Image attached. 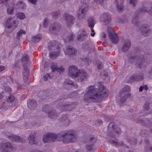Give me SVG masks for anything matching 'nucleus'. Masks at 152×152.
Masks as SVG:
<instances>
[{
    "mask_svg": "<svg viewBox=\"0 0 152 152\" xmlns=\"http://www.w3.org/2000/svg\"><path fill=\"white\" fill-rule=\"evenodd\" d=\"M109 92L102 83L99 82L94 86H90L86 90L83 100L87 102L91 101L99 102L109 95Z\"/></svg>",
    "mask_w": 152,
    "mask_h": 152,
    "instance_id": "1",
    "label": "nucleus"
},
{
    "mask_svg": "<svg viewBox=\"0 0 152 152\" xmlns=\"http://www.w3.org/2000/svg\"><path fill=\"white\" fill-rule=\"evenodd\" d=\"M43 141L44 142L49 141H62L65 143L74 142L77 140L75 132L72 130L64 131L61 135H56L48 133L44 134L43 137Z\"/></svg>",
    "mask_w": 152,
    "mask_h": 152,
    "instance_id": "2",
    "label": "nucleus"
},
{
    "mask_svg": "<svg viewBox=\"0 0 152 152\" xmlns=\"http://www.w3.org/2000/svg\"><path fill=\"white\" fill-rule=\"evenodd\" d=\"M69 74L72 78L76 81L81 82L87 77L86 73L83 70L78 69L75 66H69L68 68Z\"/></svg>",
    "mask_w": 152,
    "mask_h": 152,
    "instance_id": "3",
    "label": "nucleus"
},
{
    "mask_svg": "<svg viewBox=\"0 0 152 152\" xmlns=\"http://www.w3.org/2000/svg\"><path fill=\"white\" fill-rule=\"evenodd\" d=\"M130 87L128 86H126L121 90L120 92L121 97L120 101L122 102H124L126 99L129 96L130 94L129 91L130 90Z\"/></svg>",
    "mask_w": 152,
    "mask_h": 152,
    "instance_id": "4",
    "label": "nucleus"
},
{
    "mask_svg": "<svg viewBox=\"0 0 152 152\" xmlns=\"http://www.w3.org/2000/svg\"><path fill=\"white\" fill-rule=\"evenodd\" d=\"M108 32L110 38L112 42L114 44H116L118 42V38L117 34L114 32L113 28L111 27H108Z\"/></svg>",
    "mask_w": 152,
    "mask_h": 152,
    "instance_id": "5",
    "label": "nucleus"
},
{
    "mask_svg": "<svg viewBox=\"0 0 152 152\" xmlns=\"http://www.w3.org/2000/svg\"><path fill=\"white\" fill-rule=\"evenodd\" d=\"M13 22L12 19L11 18L8 19L6 21L5 23V25L6 28H10L12 26L16 27L17 26L18 23L16 21H14Z\"/></svg>",
    "mask_w": 152,
    "mask_h": 152,
    "instance_id": "6",
    "label": "nucleus"
},
{
    "mask_svg": "<svg viewBox=\"0 0 152 152\" xmlns=\"http://www.w3.org/2000/svg\"><path fill=\"white\" fill-rule=\"evenodd\" d=\"M12 147V146L10 143H7L1 144V145L0 149L2 151L7 152Z\"/></svg>",
    "mask_w": 152,
    "mask_h": 152,
    "instance_id": "7",
    "label": "nucleus"
},
{
    "mask_svg": "<svg viewBox=\"0 0 152 152\" xmlns=\"http://www.w3.org/2000/svg\"><path fill=\"white\" fill-rule=\"evenodd\" d=\"M7 101L8 103L12 102V104L14 106H17L18 103V101L16 100H15L14 96L12 95L9 96V97L7 99Z\"/></svg>",
    "mask_w": 152,
    "mask_h": 152,
    "instance_id": "8",
    "label": "nucleus"
},
{
    "mask_svg": "<svg viewBox=\"0 0 152 152\" xmlns=\"http://www.w3.org/2000/svg\"><path fill=\"white\" fill-rule=\"evenodd\" d=\"M51 68L53 72L56 70H57L61 74V72H63L64 70V68L61 66L59 68H57V64L56 63H53L52 64L51 66Z\"/></svg>",
    "mask_w": 152,
    "mask_h": 152,
    "instance_id": "9",
    "label": "nucleus"
},
{
    "mask_svg": "<svg viewBox=\"0 0 152 152\" xmlns=\"http://www.w3.org/2000/svg\"><path fill=\"white\" fill-rule=\"evenodd\" d=\"M94 24V20L91 19V20H89L88 21V26L89 27L91 28V36H94L95 33L94 30L93 29Z\"/></svg>",
    "mask_w": 152,
    "mask_h": 152,
    "instance_id": "10",
    "label": "nucleus"
},
{
    "mask_svg": "<svg viewBox=\"0 0 152 152\" xmlns=\"http://www.w3.org/2000/svg\"><path fill=\"white\" fill-rule=\"evenodd\" d=\"M76 52L75 49L71 47L67 48L66 50L64 51V53L66 55H71L75 54Z\"/></svg>",
    "mask_w": 152,
    "mask_h": 152,
    "instance_id": "11",
    "label": "nucleus"
},
{
    "mask_svg": "<svg viewBox=\"0 0 152 152\" xmlns=\"http://www.w3.org/2000/svg\"><path fill=\"white\" fill-rule=\"evenodd\" d=\"M131 46V43L130 41L129 40L126 41L124 45L122 48L123 52H126L129 48Z\"/></svg>",
    "mask_w": 152,
    "mask_h": 152,
    "instance_id": "12",
    "label": "nucleus"
},
{
    "mask_svg": "<svg viewBox=\"0 0 152 152\" xmlns=\"http://www.w3.org/2000/svg\"><path fill=\"white\" fill-rule=\"evenodd\" d=\"M67 23L68 26H70L71 25L73 24V21L74 20V18L72 16L66 14L65 15Z\"/></svg>",
    "mask_w": 152,
    "mask_h": 152,
    "instance_id": "13",
    "label": "nucleus"
},
{
    "mask_svg": "<svg viewBox=\"0 0 152 152\" xmlns=\"http://www.w3.org/2000/svg\"><path fill=\"white\" fill-rule=\"evenodd\" d=\"M141 33L143 35L146 36L148 34L150 33V30L148 28L145 26H143L141 28Z\"/></svg>",
    "mask_w": 152,
    "mask_h": 152,
    "instance_id": "14",
    "label": "nucleus"
},
{
    "mask_svg": "<svg viewBox=\"0 0 152 152\" xmlns=\"http://www.w3.org/2000/svg\"><path fill=\"white\" fill-rule=\"evenodd\" d=\"M96 141V139L94 137H91L90 141H89V143H91V144L90 145H88L86 146V148L89 151H91L93 148V144H94V142Z\"/></svg>",
    "mask_w": 152,
    "mask_h": 152,
    "instance_id": "15",
    "label": "nucleus"
},
{
    "mask_svg": "<svg viewBox=\"0 0 152 152\" xmlns=\"http://www.w3.org/2000/svg\"><path fill=\"white\" fill-rule=\"evenodd\" d=\"M142 79V77L138 79L137 77H135L134 76H132L130 77L128 81L129 83H131L134 81H137L141 80Z\"/></svg>",
    "mask_w": 152,
    "mask_h": 152,
    "instance_id": "16",
    "label": "nucleus"
},
{
    "mask_svg": "<svg viewBox=\"0 0 152 152\" xmlns=\"http://www.w3.org/2000/svg\"><path fill=\"white\" fill-rule=\"evenodd\" d=\"M9 139L13 141L20 142V139L19 137L17 135H12L9 137Z\"/></svg>",
    "mask_w": 152,
    "mask_h": 152,
    "instance_id": "17",
    "label": "nucleus"
},
{
    "mask_svg": "<svg viewBox=\"0 0 152 152\" xmlns=\"http://www.w3.org/2000/svg\"><path fill=\"white\" fill-rule=\"evenodd\" d=\"M59 54L60 52H59L50 53L49 54V56L50 58L52 59L57 57Z\"/></svg>",
    "mask_w": 152,
    "mask_h": 152,
    "instance_id": "18",
    "label": "nucleus"
},
{
    "mask_svg": "<svg viewBox=\"0 0 152 152\" xmlns=\"http://www.w3.org/2000/svg\"><path fill=\"white\" fill-rule=\"evenodd\" d=\"M42 38V35L38 34L34 37L32 39V41L33 42H36L39 41Z\"/></svg>",
    "mask_w": 152,
    "mask_h": 152,
    "instance_id": "19",
    "label": "nucleus"
},
{
    "mask_svg": "<svg viewBox=\"0 0 152 152\" xmlns=\"http://www.w3.org/2000/svg\"><path fill=\"white\" fill-rule=\"evenodd\" d=\"M36 133L34 132L32 135H31L29 137V143L30 144L33 145L34 143H35V141H34V136L35 135Z\"/></svg>",
    "mask_w": 152,
    "mask_h": 152,
    "instance_id": "20",
    "label": "nucleus"
},
{
    "mask_svg": "<svg viewBox=\"0 0 152 152\" xmlns=\"http://www.w3.org/2000/svg\"><path fill=\"white\" fill-rule=\"evenodd\" d=\"M36 104V102L35 100H32L31 101L30 100H29L28 101V106L29 108H30L31 107H35Z\"/></svg>",
    "mask_w": 152,
    "mask_h": 152,
    "instance_id": "21",
    "label": "nucleus"
},
{
    "mask_svg": "<svg viewBox=\"0 0 152 152\" xmlns=\"http://www.w3.org/2000/svg\"><path fill=\"white\" fill-rule=\"evenodd\" d=\"M86 10L85 9L82 8L79 10V13H78V16L79 18L80 17H82L84 16L85 12L86 11Z\"/></svg>",
    "mask_w": 152,
    "mask_h": 152,
    "instance_id": "22",
    "label": "nucleus"
},
{
    "mask_svg": "<svg viewBox=\"0 0 152 152\" xmlns=\"http://www.w3.org/2000/svg\"><path fill=\"white\" fill-rule=\"evenodd\" d=\"M28 57L27 55H24L22 59V61L23 63H26L28 60Z\"/></svg>",
    "mask_w": 152,
    "mask_h": 152,
    "instance_id": "23",
    "label": "nucleus"
},
{
    "mask_svg": "<svg viewBox=\"0 0 152 152\" xmlns=\"http://www.w3.org/2000/svg\"><path fill=\"white\" fill-rule=\"evenodd\" d=\"M87 37V36L86 34H83L82 35H80V36H78L77 37V39L80 40H83L85 39H86Z\"/></svg>",
    "mask_w": 152,
    "mask_h": 152,
    "instance_id": "24",
    "label": "nucleus"
},
{
    "mask_svg": "<svg viewBox=\"0 0 152 152\" xmlns=\"http://www.w3.org/2000/svg\"><path fill=\"white\" fill-rule=\"evenodd\" d=\"M17 17L20 19H23L25 18V15L23 13H20L17 14Z\"/></svg>",
    "mask_w": 152,
    "mask_h": 152,
    "instance_id": "25",
    "label": "nucleus"
},
{
    "mask_svg": "<svg viewBox=\"0 0 152 152\" xmlns=\"http://www.w3.org/2000/svg\"><path fill=\"white\" fill-rule=\"evenodd\" d=\"M26 33V32L24 31L23 30H20L18 33L17 36L20 37L21 36L25 34Z\"/></svg>",
    "mask_w": 152,
    "mask_h": 152,
    "instance_id": "26",
    "label": "nucleus"
},
{
    "mask_svg": "<svg viewBox=\"0 0 152 152\" xmlns=\"http://www.w3.org/2000/svg\"><path fill=\"white\" fill-rule=\"evenodd\" d=\"M101 19L104 18V20H106V19H109V16H108V14H104L101 17Z\"/></svg>",
    "mask_w": 152,
    "mask_h": 152,
    "instance_id": "27",
    "label": "nucleus"
},
{
    "mask_svg": "<svg viewBox=\"0 0 152 152\" xmlns=\"http://www.w3.org/2000/svg\"><path fill=\"white\" fill-rule=\"evenodd\" d=\"M64 84L72 85H73V83L71 80L67 79L65 80Z\"/></svg>",
    "mask_w": 152,
    "mask_h": 152,
    "instance_id": "28",
    "label": "nucleus"
},
{
    "mask_svg": "<svg viewBox=\"0 0 152 152\" xmlns=\"http://www.w3.org/2000/svg\"><path fill=\"white\" fill-rule=\"evenodd\" d=\"M44 80H46L49 79L51 78V77L50 76L49 74H47L44 76Z\"/></svg>",
    "mask_w": 152,
    "mask_h": 152,
    "instance_id": "29",
    "label": "nucleus"
},
{
    "mask_svg": "<svg viewBox=\"0 0 152 152\" xmlns=\"http://www.w3.org/2000/svg\"><path fill=\"white\" fill-rule=\"evenodd\" d=\"M5 93H10L11 91V89L8 87H6L5 88Z\"/></svg>",
    "mask_w": 152,
    "mask_h": 152,
    "instance_id": "30",
    "label": "nucleus"
},
{
    "mask_svg": "<svg viewBox=\"0 0 152 152\" xmlns=\"http://www.w3.org/2000/svg\"><path fill=\"white\" fill-rule=\"evenodd\" d=\"M13 10L12 7H10L7 9V13L9 14H11L13 12Z\"/></svg>",
    "mask_w": 152,
    "mask_h": 152,
    "instance_id": "31",
    "label": "nucleus"
},
{
    "mask_svg": "<svg viewBox=\"0 0 152 152\" xmlns=\"http://www.w3.org/2000/svg\"><path fill=\"white\" fill-rule=\"evenodd\" d=\"M142 11L149 12L152 15V8H151V9L150 10H148L146 9V8H145Z\"/></svg>",
    "mask_w": 152,
    "mask_h": 152,
    "instance_id": "32",
    "label": "nucleus"
},
{
    "mask_svg": "<svg viewBox=\"0 0 152 152\" xmlns=\"http://www.w3.org/2000/svg\"><path fill=\"white\" fill-rule=\"evenodd\" d=\"M136 0H130V3L132 5L134 6L136 3Z\"/></svg>",
    "mask_w": 152,
    "mask_h": 152,
    "instance_id": "33",
    "label": "nucleus"
},
{
    "mask_svg": "<svg viewBox=\"0 0 152 152\" xmlns=\"http://www.w3.org/2000/svg\"><path fill=\"white\" fill-rule=\"evenodd\" d=\"M149 107L148 104H145L144 106V108L145 110H147L149 109Z\"/></svg>",
    "mask_w": 152,
    "mask_h": 152,
    "instance_id": "34",
    "label": "nucleus"
},
{
    "mask_svg": "<svg viewBox=\"0 0 152 152\" xmlns=\"http://www.w3.org/2000/svg\"><path fill=\"white\" fill-rule=\"evenodd\" d=\"M117 9L119 11H121L123 9V6L122 5H121L120 6H117Z\"/></svg>",
    "mask_w": 152,
    "mask_h": 152,
    "instance_id": "35",
    "label": "nucleus"
},
{
    "mask_svg": "<svg viewBox=\"0 0 152 152\" xmlns=\"http://www.w3.org/2000/svg\"><path fill=\"white\" fill-rule=\"evenodd\" d=\"M48 20L47 19H45L44 21L43 22V24L44 26H46L47 25L48 22Z\"/></svg>",
    "mask_w": 152,
    "mask_h": 152,
    "instance_id": "36",
    "label": "nucleus"
},
{
    "mask_svg": "<svg viewBox=\"0 0 152 152\" xmlns=\"http://www.w3.org/2000/svg\"><path fill=\"white\" fill-rule=\"evenodd\" d=\"M54 112L53 111H51L48 113V115L49 117H51L52 115H54Z\"/></svg>",
    "mask_w": 152,
    "mask_h": 152,
    "instance_id": "37",
    "label": "nucleus"
},
{
    "mask_svg": "<svg viewBox=\"0 0 152 152\" xmlns=\"http://www.w3.org/2000/svg\"><path fill=\"white\" fill-rule=\"evenodd\" d=\"M29 2L33 4H35L37 1V0H28Z\"/></svg>",
    "mask_w": 152,
    "mask_h": 152,
    "instance_id": "38",
    "label": "nucleus"
},
{
    "mask_svg": "<svg viewBox=\"0 0 152 152\" xmlns=\"http://www.w3.org/2000/svg\"><path fill=\"white\" fill-rule=\"evenodd\" d=\"M5 67L3 66H0V72H1V71H4V70H5Z\"/></svg>",
    "mask_w": 152,
    "mask_h": 152,
    "instance_id": "39",
    "label": "nucleus"
},
{
    "mask_svg": "<svg viewBox=\"0 0 152 152\" xmlns=\"http://www.w3.org/2000/svg\"><path fill=\"white\" fill-rule=\"evenodd\" d=\"M111 126H112V127H113V129H115V125H113V124H110L109 126H108V127L109 128H110Z\"/></svg>",
    "mask_w": 152,
    "mask_h": 152,
    "instance_id": "40",
    "label": "nucleus"
},
{
    "mask_svg": "<svg viewBox=\"0 0 152 152\" xmlns=\"http://www.w3.org/2000/svg\"><path fill=\"white\" fill-rule=\"evenodd\" d=\"M143 89L146 91L148 89L147 86L146 85H145L143 86Z\"/></svg>",
    "mask_w": 152,
    "mask_h": 152,
    "instance_id": "41",
    "label": "nucleus"
},
{
    "mask_svg": "<svg viewBox=\"0 0 152 152\" xmlns=\"http://www.w3.org/2000/svg\"><path fill=\"white\" fill-rule=\"evenodd\" d=\"M143 89V86H141L139 88V91H142V90Z\"/></svg>",
    "mask_w": 152,
    "mask_h": 152,
    "instance_id": "42",
    "label": "nucleus"
},
{
    "mask_svg": "<svg viewBox=\"0 0 152 152\" xmlns=\"http://www.w3.org/2000/svg\"><path fill=\"white\" fill-rule=\"evenodd\" d=\"M3 97V96L2 94H0V99H2Z\"/></svg>",
    "mask_w": 152,
    "mask_h": 152,
    "instance_id": "43",
    "label": "nucleus"
},
{
    "mask_svg": "<svg viewBox=\"0 0 152 152\" xmlns=\"http://www.w3.org/2000/svg\"><path fill=\"white\" fill-rule=\"evenodd\" d=\"M56 14H54V17H55L56 16H58V13H56Z\"/></svg>",
    "mask_w": 152,
    "mask_h": 152,
    "instance_id": "44",
    "label": "nucleus"
},
{
    "mask_svg": "<svg viewBox=\"0 0 152 152\" xmlns=\"http://www.w3.org/2000/svg\"><path fill=\"white\" fill-rule=\"evenodd\" d=\"M74 87L75 88H77L78 87H77V85H74Z\"/></svg>",
    "mask_w": 152,
    "mask_h": 152,
    "instance_id": "45",
    "label": "nucleus"
},
{
    "mask_svg": "<svg viewBox=\"0 0 152 152\" xmlns=\"http://www.w3.org/2000/svg\"><path fill=\"white\" fill-rule=\"evenodd\" d=\"M3 0H0V4L3 2Z\"/></svg>",
    "mask_w": 152,
    "mask_h": 152,
    "instance_id": "46",
    "label": "nucleus"
},
{
    "mask_svg": "<svg viewBox=\"0 0 152 152\" xmlns=\"http://www.w3.org/2000/svg\"><path fill=\"white\" fill-rule=\"evenodd\" d=\"M117 130H118L119 132L120 131V129L119 128H117Z\"/></svg>",
    "mask_w": 152,
    "mask_h": 152,
    "instance_id": "47",
    "label": "nucleus"
},
{
    "mask_svg": "<svg viewBox=\"0 0 152 152\" xmlns=\"http://www.w3.org/2000/svg\"><path fill=\"white\" fill-rule=\"evenodd\" d=\"M97 3H98V1H99V0H94Z\"/></svg>",
    "mask_w": 152,
    "mask_h": 152,
    "instance_id": "48",
    "label": "nucleus"
},
{
    "mask_svg": "<svg viewBox=\"0 0 152 152\" xmlns=\"http://www.w3.org/2000/svg\"><path fill=\"white\" fill-rule=\"evenodd\" d=\"M98 67L99 68H100V66L99 65V66H98Z\"/></svg>",
    "mask_w": 152,
    "mask_h": 152,
    "instance_id": "49",
    "label": "nucleus"
},
{
    "mask_svg": "<svg viewBox=\"0 0 152 152\" xmlns=\"http://www.w3.org/2000/svg\"><path fill=\"white\" fill-rule=\"evenodd\" d=\"M25 76H24V77H23L24 79H25Z\"/></svg>",
    "mask_w": 152,
    "mask_h": 152,
    "instance_id": "50",
    "label": "nucleus"
},
{
    "mask_svg": "<svg viewBox=\"0 0 152 152\" xmlns=\"http://www.w3.org/2000/svg\"><path fill=\"white\" fill-rule=\"evenodd\" d=\"M40 69H41V70H42V69H41V67H40Z\"/></svg>",
    "mask_w": 152,
    "mask_h": 152,
    "instance_id": "51",
    "label": "nucleus"
},
{
    "mask_svg": "<svg viewBox=\"0 0 152 152\" xmlns=\"http://www.w3.org/2000/svg\"><path fill=\"white\" fill-rule=\"evenodd\" d=\"M26 77H28V76H26Z\"/></svg>",
    "mask_w": 152,
    "mask_h": 152,
    "instance_id": "52",
    "label": "nucleus"
},
{
    "mask_svg": "<svg viewBox=\"0 0 152 152\" xmlns=\"http://www.w3.org/2000/svg\"><path fill=\"white\" fill-rule=\"evenodd\" d=\"M53 115H52V117L51 118H53V117H52Z\"/></svg>",
    "mask_w": 152,
    "mask_h": 152,
    "instance_id": "53",
    "label": "nucleus"
},
{
    "mask_svg": "<svg viewBox=\"0 0 152 152\" xmlns=\"http://www.w3.org/2000/svg\"><path fill=\"white\" fill-rule=\"evenodd\" d=\"M117 134H118V133H119V132H117Z\"/></svg>",
    "mask_w": 152,
    "mask_h": 152,
    "instance_id": "54",
    "label": "nucleus"
},
{
    "mask_svg": "<svg viewBox=\"0 0 152 152\" xmlns=\"http://www.w3.org/2000/svg\"><path fill=\"white\" fill-rule=\"evenodd\" d=\"M27 73H28V71H27Z\"/></svg>",
    "mask_w": 152,
    "mask_h": 152,
    "instance_id": "55",
    "label": "nucleus"
}]
</instances>
